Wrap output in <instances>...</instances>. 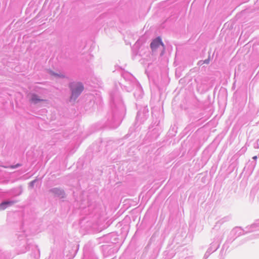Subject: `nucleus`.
<instances>
[{
	"label": "nucleus",
	"instance_id": "nucleus-1",
	"mask_svg": "<svg viewBox=\"0 0 259 259\" xmlns=\"http://www.w3.org/2000/svg\"><path fill=\"white\" fill-rule=\"evenodd\" d=\"M150 47L153 52H157L158 49H159L161 51V55H162L164 53L165 46L160 37L154 39L151 43Z\"/></svg>",
	"mask_w": 259,
	"mask_h": 259
},
{
	"label": "nucleus",
	"instance_id": "nucleus-2",
	"mask_svg": "<svg viewBox=\"0 0 259 259\" xmlns=\"http://www.w3.org/2000/svg\"><path fill=\"white\" fill-rule=\"evenodd\" d=\"M72 94L70 97L71 100H75L83 90V85L79 82L72 83L70 84Z\"/></svg>",
	"mask_w": 259,
	"mask_h": 259
},
{
	"label": "nucleus",
	"instance_id": "nucleus-3",
	"mask_svg": "<svg viewBox=\"0 0 259 259\" xmlns=\"http://www.w3.org/2000/svg\"><path fill=\"white\" fill-rule=\"evenodd\" d=\"M30 101L31 103L34 104H36L41 101H46V100L40 99L37 95L34 94L31 95Z\"/></svg>",
	"mask_w": 259,
	"mask_h": 259
},
{
	"label": "nucleus",
	"instance_id": "nucleus-4",
	"mask_svg": "<svg viewBox=\"0 0 259 259\" xmlns=\"http://www.w3.org/2000/svg\"><path fill=\"white\" fill-rule=\"evenodd\" d=\"M10 203H12V202H4L0 204V206H2L3 205H4V204H10Z\"/></svg>",
	"mask_w": 259,
	"mask_h": 259
},
{
	"label": "nucleus",
	"instance_id": "nucleus-5",
	"mask_svg": "<svg viewBox=\"0 0 259 259\" xmlns=\"http://www.w3.org/2000/svg\"><path fill=\"white\" fill-rule=\"evenodd\" d=\"M253 158L254 159H256L257 158V156H254V157H253Z\"/></svg>",
	"mask_w": 259,
	"mask_h": 259
}]
</instances>
